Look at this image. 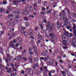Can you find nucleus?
Returning <instances> with one entry per match:
<instances>
[{"instance_id": "6", "label": "nucleus", "mask_w": 76, "mask_h": 76, "mask_svg": "<svg viewBox=\"0 0 76 76\" xmlns=\"http://www.w3.org/2000/svg\"><path fill=\"white\" fill-rule=\"evenodd\" d=\"M65 11L67 12L68 15H70V12L69 11V10L68 9V8L66 7L64 8V10H63L62 12L63 13H65Z\"/></svg>"}, {"instance_id": "10", "label": "nucleus", "mask_w": 76, "mask_h": 76, "mask_svg": "<svg viewBox=\"0 0 76 76\" xmlns=\"http://www.w3.org/2000/svg\"><path fill=\"white\" fill-rule=\"evenodd\" d=\"M34 34V31L32 29H29L28 30V34L31 35H32Z\"/></svg>"}, {"instance_id": "59", "label": "nucleus", "mask_w": 76, "mask_h": 76, "mask_svg": "<svg viewBox=\"0 0 76 76\" xmlns=\"http://www.w3.org/2000/svg\"><path fill=\"white\" fill-rule=\"evenodd\" d=\"M13 69L14 71L15 72H17V69H15V68H13Z\"/></svg>"}, {"instance_id": "22", "label": "nucleus", "mask_w": 76, "mask_h": 76, "mask_svg": "<svg viewBox=\"0 0 76 76\" xmlns=\"http://www.w3.org/2000/svg\"><path fill=\"white\" fill-rule=\"evenodd\" d=\"M63 44L64 45H67V43L66 40H63Z\"/></svg>"}, {"instance_id": "26", "label": "nucleus", "mask_w": 76, "mask_h": 76, "mask_svg": "<svg viewBox=\"0 0 76 76\" xmlns=\"http://www.w3.org/2000/svg\"><path fill=\"white\" fill-rule=\"evenodd\" d=\"M28 59L29 61H32V57L31 56H30L28 57Z\"/></svg>"}, {"instance_id": "35", "label": "nucleus", "mask_w": 76, "mask_h": 76, "mask_svg": "<svg viewBox=\"0 0 76 76\" xmlns=\"http://www.w3.org/2000/svg\"><path fill=\"white\" fill-rule=\"evenodd\" d=\"M42 56H47V54H46V53H45V52H43L42 53Z\"/></svg>"}, {"instance_id": "39", "label": "nucleus", "mask_w": 76, "mask_h": 76, "mask_svg": "<svg viewBox=\"0 0 76 76\" xmlns=\"http://www.w3.org/2000/svg\"><path fill=\"white\" fill-rule=\"evenodd\" d=\"M39 29L38 26H36L34 28L35 31H37Z\"/></svg>"}, {"instance_id": "49", "label": "nucleus", "mask_w": 76, "mask_h": 76, "mask_svg": "<svg viewBox=\"0 0 76 76\" xmlns=\"http://www.w3.org/2000/svg\"><path fill=\"white\" fill-rule=\"evenodd\" d=\"M63 49H64L65 50H66V49H67V47H63Z\"/></svg>"}, {"instance_id": "12", "label": "nucleus", "mask_w": 76, "mask_h": 76, "mask_svg": "<svg viewBox=\"0 0 76 76\" xmlns=\"http://www.w3.org/2000/svg\"><path fill=\"white\" fill-rule=\"evenodd\" d=\"M37 38L38 40H42L43 37L41 35H39L37 36Z\"/></svg>"}, {"instance_id": "28", "label": "nucleus", "mask_w": 76, "mask_h": 76, "mask_svg": "<svg viewBox=\"0 0 76 76\" xmlns=\"http://www.w3.org/2000/svg\"><path fill=\"white\" fill-rule=\"evenodd\" d=\"M64 34L67 37V36L69 35V32H68L66 31L64 33Z\"/></svg>"}, {"instance_id": "38", "label": "nucleus", "mask_w": 76, "mask_h": 76, "mask_svg": "<svg viewBox=\"0 0 76 76\" xmlns=\"http://www.w3.org/2000/svg\"><path fill=\"white\" fill-rule=\"evenodd\" d=\"M15 18H16L17 19H19L20 18V16L19 15H15Z\"/></svg>"}, {"instance_id": "46", "label": "nucleus", "mask_w": 76, "mask_h": 76, "mask_svg": "<svg viewBox=\"0 0 76 76\" xmlns=\"http://www.w3.org/2000/svg\"><path fill=\"white\" fill-rule=\"evenodd\" d=\"M34 66L36 67H38V64L37 63H36V64H35Z\"/></svg>"}, {"instance_id": "3", "label": "nucleus", "mask_w": 76, "mask_h": 76, "mask_svg": "<svg viewBox=\"0 0 76 76\" xmlns=\"http://www.w3.org/2000/svg\"><path fill=\"white\" fill-rule=\"evenodd\" d=\"M60 18H62V19L65 21H69L68 18H67L66 17V15H64V14H63V12L62 13H60Z\"/></svg>"}, {"instance_id": "45", "label": "nucleus", "mask_w": 76, "mask_h": 76, "mask_svg": "<svg viewBox=\"0 0 76 76\" xmlns=\"http://www.w3.org/2000/svg\"><path fill=\"white\" fill-rule=\"evenodd\" d=\"M34 60L35 61H38V58H34Z\"/></svg>"}, {"instance_id": "36", "label": "nucleus", "mask_w": 76, "mask_h": 76, "mask_svg": "<svg viewBox=\"0 0 76 76\" xmlns=\"http://www.w3.org/2000/svg\"><path fill=\"white\" fill-rule=\"evenodd\" d=\"M4 11V10L3 8L0 9V12H3Z\"/></svg>"}, {"instance_id": "9", "label": "nucleus", "mask_w": 76, "mask_h": 76, "mask_svg": "<svg viewBox=\"0 0 76 76\" xmlns=\"http://www.w3.org/2000/svg\"><path fill=\"white\" fill-rule=\"evenodd\" d=\"M29 75L31 76H33L34 74V71L32 69H29Z\"/></svg>"}, {"instance_id": "25", "label": "nucleus", "mask_w": 76, "mask_h": 76, "mask_svg": "<svg viewBox=\"0 0 76 76\" xmlns=\"http://www.w3.org/2000/svg\"><path fill=\"white\" fill-rule=\"evenodd\" d=\"M10 65L11 66L12 69H13V68H15L14 67H15V65L13 64L12 63H10Z\"/></svg>"}, {"instance_id": "64", "label": "nucleus", "mask_w": 76, "mask_h": 76, "mask_svg": "<svg viewBox=\"0 0 76 76\" xmlns=\"http://www.w3.org/2000/svg\"><path fill=\"white\" fill-rule=\"evenodd\" d=\"M3 31H5L6 30V27H4L3 28Z\"/></svg>"}, {"instance_id": "19", "label": "nucleus", "mask_w": 76, "mask_h": 76, "mask_svg": "<svg viewBox=\"0 0 76 76\" xmlns=\"http://www.w3.org/2000/svg\"><path fill=\"white\" fill-rule=\"evenodd\" d=\"M17 59H18V60H20L21 59V58H22V55H18V56H17Z\"/></svg>"}, {"instance_id": "23", "label": "nucleus", "mask_w": 76, "mask_h": 76, "mask_svg": "<svg viewBox=\"0 0 76 76\" xmlns=\"http://www.w3.org/2000/svg\"><path fill=\"white\" fill-rule=\"evenodd\" d=\"M0 68L1 70H4V66L1 63H0Z\"/></svg>"}, {"instance_id": "40", "label": "nucleus", "mask_w": 76, "mask_h": 76, "mask_svg": "<svg viewBox=\"0 0 76 76\" xmlns=\"http://www.w3.org/2000/svg\"><path fill=\"white\" fill-rule=\"evenodd\" d=\"M24 35L26 37H27L28 35V33L27 32L25 31V32H24Z\"/></svg>"}, {"instance_id": "1", "label": "nucleus", "mask_w": 76, "mask_h": 76, "mask_svg": "<svg viewBox=\"0 0 76 76\" xmlns=\"http://www.w3.org/2000/svg\"><path fill=\"white\" fill-rule=\"evenodd\" d=\"M50 27V29L51 31H53L54 29V26L53 24L50 22H49L48 24V26L46 27V29H49V27Z\"/></svg>"}, {"instance_id": "56", "label": "nucleus", "mask_w": 76, "mask_h": 76, "mask_svg": "<svg viewBox=\"0 0 76 76\" xmlns=\"http://www.w3.org/2000/svg\"><path fill=\"white\" fill-rule=\"evenodd\" d=\"M33 14L35 16H36V15H37V13H36V12H33Z\"/></svg>"}, {"instance_id": "27", "label": "nucleus", "mask_w": 76, "mask_h": 76, "mask_svg": "<svg viewBox=\"0 0 76 76\" xmlns=\"http://www.w3.org/2000/svg\"><path fill=\"white\" fill-rule=\"evenodd\" d=\"M64 22H62L61 23L60 25L61 26H62L63 27L64 26Z\"/></svg>"}, {"instance_id": "4", "label": "nucleus", "mask_w": 76, "mask_h": 76, "mask_svg": "<svg viewBox=\"0 0 76 76\" xmlns=\"http://www.w3.org/2000/svg\"><path fill=\"white\" fill-rule=\"evenodd\" d=\"M21 1H22V2H25L26 0H15L14 2V4L16 5L18 3H20Z\"/></svg>"}, {"instance_id": "13", "label": "nucleus", "mask_w": 76, "mask_h": 76, "mask_svg": "<svg viewBox=\"0 0 76 76\" xmlns=\"http://www.w3.org/2000/svg\"><path fill=\"white\" fill-rule=\"evenodd\" d=\"M56 26L57 28H60V26H61L60 23L57 22L56 23Z\"/></svg>"}, {"instance_id": "52", "label": "nucleus", "mask_w": 76, "mask_h": 76, "mask_svg": "<svg viewBox=\"0 0 76 76\" xmlns=\"http://www.w3.org/2000/svg\"><path fill=\"white\" fill-rule=\"evenodd\" d=\"M72 36H73V34H72L71 33H70V34L69 35V37H72Z\"/></svg>"}, {"instance_id": "48", "label": "nucleus", "mask_w": 76, "mask_h": 76, "mask_svg": "<svg viewBox=\"0 0 76 76\" xmlns=\"http://www.w3.org/2000/svg\"><path fill=\"white\" fill-rule=\"evenodd\" d=\"M46 51V53H47V54L46 55H47V56H49V54H48V50H45Z\"/></svg>"}, {"instance_id": "32", "label": "nucleus", "mask_w": 76, "mask_h": 76, "mask_svg": "<svg viewBox=\"0 0 76 76\" xmlns=\"http://www.w3.org/2000/svg\"><path fill=\"white\" fill-rule=\"evenodd\" d=\"M29 10L31 12L33 11V8H32V7L31 6H30L29 8Z\"/></svg>"}, {"instance_id": "57", "label": "nucleus", "mask_w": 76, "mask_h": 76, "mask_svg": "<svg viewBox=\"0 0 76 76\" xmlns=\"http://www.w3.org/2000/svg\"><path fill=\"white\" fill-rule=\"evenodd\" d=\"M42 10H46L45 8L44 7H42Z\"/></svg>"}, {"instance_id": "29", "label": "nucleus", "mask_w": 76, "mask_h": 76, "mask_svg": "<svg viewBox=\"0 0 76 76\" xmlns=\"http://www.w3.org/2000/svg\"><path fill=\"white\" fill-rule=\"evenodd\" d=\"M24 19L25 20L27 21L29 20V18H28L26 17H25L24 18Z\"/></svg>"}, {"instance_id": "15", "label": "nucleus", "mask_w": 76, "mask_h": 76, "mask_svg": "<svg viewBox=\"0 0 76 76\" xmlns=\"http://www.w3.org/2000/svg\"><path fill=\"white\" fill-rule=\"evenodd\" d=\"M34 9L35 10H36V11H38V10L37 9V4L36 3H34Z\"/></svg>"}, {"instance_id": "16", "label": "nucleus", "mask_w": 76, "mask_h": 76, "mask_svg": "<svg viewBox=\"0 0 76 76\" xmlns=\"http://www.w3.org/2000/svg\"><path fill=\"white\" fill-rule=\"evenodd\" d=\"M11 33L12 34V36H10L8 37L9 39H12V38L14 37V34H14V32H11Z\"/></svg>"}, {"instance_id": "62", "label": "nucleus", "mask_w": 76, "mask_h": 76, "mask_svg": "<svg viewBox=\"0 0 76 76\" xmlns=\"http://www.w3.org/2000/svg\"><path fill=\"white\" fill-rule=\"evenodd\" d=\"M40 69L41 70V71L42 72L43 71V69H42V67H40Z\"/></svg>"}, {"instance_id": "63", "label": "nucleus", "mask_w": 76, "mask_h": 76, "mask_svg": "<svg viewBox=\"0 0 76 76\" xmlns=\"http://www.w3.org/2000/svg\"><path fill=\"white\" fill-rule=\"evenodd\" d=\"M49 76H52V75H51V72H49Z\"/></svg>"}, {"instance_id": "33", "label": "nucleus", "mask_w": 76, "mask_h": 76, "mask_svg": "<svg viewBox=\"0 0 76 76\" xmlns=\"http://www.w3.org/2000/svg\"><path fill=\"white\" fill-rule=\"evenodd\" d=\"M47 3L46 1L43 2H42V4L43 6H45L47 5Z\"/></svg>"}, {"instance_id": "5", "label": "nucleus", "mask_w": 76, "mask_h": 76, "mask_svg": "<svg viewBox=\"0 0 76 76\" xmlns=\"http://www.w3.org/2000/svg\"><path fill=\"white\" fill-rule=\"evenodd\" d=\"M73 42L71 44L72 46H74V47H76V37H75L73 39Z\"/></svg>"}, {"instance_id": "17", "label": "nucleus", "mask_w": 76, "mask_h": 76, "mask_svg": "<svg viewBox=\"0 0 76 76\" xmlns=\"http://www.w3.org/2000/svg\"><path fill=\"white\" fill-rule=\"evenodd\" d=\"M72 29L73 31H76V25L74 23H73V26Z\"/></svg>"}, {"instance_id": "60", "label": "nucleus", "mask_w": 76, "mask_h": 76, "mask_svg": "<svg viewBox=\"0 0 76 76\" xmlns=\"http://www.w3.org/2000/svg\"><path fill=\"white\" fill-rule=\"evenodd\" d=\"M29 51H32V49L31 47H29V49H28Z\"/></svg>"}, {"instance_id": "41", "label": "nucleus", "mask_w": 76, "mask_h": 76, "mask_svg": "<svg viewBox=\"0 0 76 76\" xmlns=\"http://www.w3.org/2000/svg\"><path fill=\"white\" fill-rule=\"evenodd\" d=\"M62 36V38H64V39H65V38H66V36L65 34L63 35Z\"/></svg>"}, {"instance_id": "7", "label": "nucleus", "mask_w": 76, "mask_h": 76, "mask_svg": "<svg viewBox=\"0 0 76 76\" xmlns=\"http://www.w3.org/2000/svg\"><path fill=\"white\" fill-rule=\"evenodd\" d=\"M7 25L9 26H14V24H13V23L11 21H8V22H7Z\"/></svg>"}, {"instance_id": "2", "label": "nucleus", "mask_w": 76, "mask_h": 76, "mask_svg": "<svg viewBox=\"0 0 76 76\" xmlns=\"http://www.w3.org/2000/svg\"><path fill=\"white\" fill-rule=\"evenodd\" d=\"M49 36L51 37V40L52 42H54L55 40V39L57 38V36L55 34H53V33H50L49 34Z\"/></svg>"}, {"instance_id": "42", "label": "nucleus", "mask_w": 76, "mask_h": 76, "mask_svg": "<svg viewBox=\"0 0 76 76\" xmlns=\"http://www.w3.org/2000/svg\"><path fill=\"white\" fill-rule=\"evenodd\" d=\"M7 57L8 59H10V55H8L7 56Z\"/></svg>"}, {"instance_id": "24", "label": "nucleus", "mask_w": 76, "mask_h": 76, "mask_svg": "<svg viewBox=\"0 0 76 76\" xmlns=\"http://www.w3.org/2000/svg\"><path fill=\"white\" fill-rule=\"evenodd\" d=\"M30 43L31 44V45H33L32 46H35V45H34V41L33 40H31V42Z\"/></svg>"}, {"instance_id": "51", "label": "nucleus", "mask_w": 76, "mask_h": 76, "mask_svg": "<svg viewBox=\"0 0 76 76\" xmlns=\"http://www.w3.org/2000/svg\"><path fill=\"white\" fill-rule=\"evenodd\" d=\"M30 38L31 39H34V37L32 36H30Z\"/></svg>"}, {"instance_id": "37", "label": "nucleus", "mask_w": 76, "mask_h": 76, "mask_svg": "<svg viewBox=\"0 0 76 76\" xmlns=\"http://www.w3.org/2000/svg\"><path fill=\"white\" fill-rule=\"evenodd\" d=\"M34 52L31 51V52H29V54H30V55H31V56L33 54H34Z\"/></svg>"}, {"instance_id": "55", "label": "nucleus", "mask_w": 76, "mask_h": 76, "mask_svg": "<svg viewBox=\"0 0 76 76\" xmlns=\"http://www.w3.org/2000/svg\"><path fill=\"white\" fill-rule=\"evenodd\" d=\"M25 32V31H24L23 30H21V34H24Z\"/></svg>"}, {"instance_id": "31", "label": "nucleus", "mask_w": 76, "mask_h": 76, "mask_svg": "<svg viewBox=\"0 0 76 76\" xmlns=\"http://www.w3.org/2000/svg\"><path fill=\"white\" fill-rule=\"evenodd\" d=\"M39 26L41 27V29L42 30H43L44 28H43V25L41 24H39Z\"/></svg>"}, {"instance_id": "8", "label": "nucleus", "mask_w": 76, "mask_h": 76, "mask_svg": "<svg viewBox=\"0 0 76 76\" xmlns=\"http://www.w3.org/2000/svg\"><path fill=\"white\" fill-rule=\"evenodd\" d=\"M65 25L66 26V28L68 29H70V28L71 27V24L70 23H68L67 24H66Z\"/></svg>"}, {"instance_id": "18", "label": "nucleus", "mask_w": 76, "mask_h": 76, "mask_svg": "<svg viewBox=\"0 0 76 76\" xmlns=\"http://www.w3.org/2000/svg\"><path fill=\"white\" fill-rule=\"evenodd\" d=\"M20 11V9H18L16 11L14 12L13 13L14 14H17Z\"/></svg>"}, {"instance_id": "44", "label": "nucleus", "mask_w": 76, "mask_h": 76, "mask_svg": "<svg viewBox=\"0 0 76 76\" xmlns=\"http://www.w3.org/2000/svg\"><path fill=\"white\" fill-rule=\"evenodd\" d=\"M18 43L20 44V45H22V40H20V41H19Z\"/></svg>"}, {"instance_id": "54", "label": "nucleus", "mask_w": 76, "mask_h": 76, "mask_svg": "<svg viewBox=\"0 0 76 76\" xmlns=\"http://www.w3.org/2000/svg\"><path fill=\"white\" fill-rule=\"evenodd\" d=\"M61 73L62 75H64L65 74V72L64 71H61Z\"/></svg>"}, {"instance_id": "34", "label": "nucleus", "mask_w": 76, "mask_h": 76, "mask_svg": "<svg viewBox=\"0 0 76 76\" xmlns=\"http://www.w3.org/2000/svg\"><path fill=\"white\" fill-rule=\"evenodd\" d=\"M11 70H12V68H10L9 70H7V72L8 73H11Z\"/></svg>"}, {"instance_id": "20", "label": "nucleus", "mask_w": 76, "mask_h": 76, "mask_svg": "<svg viewBox=\"0 0 76 76\" xmlns=\"http://www.w3.org/2000/svg\"><path fill=\"white\" fill-rule=\"evenodd\" d=\"M52 11H53V10H50L49 11L48 10L46 11V13H47V14H49L50 13H51V12H52Z\"/></svg>"}, {"instance_id": "58", "label": "nucleus", "mask_w": 76, "mask_h": 76, "mask_svg": "<svg viewBox=\"0 0 76 76\" xmlns=\"http://www.w3.org/2000/svg\"><path fill=\"white\" fill-rule=\"evenodd\" d=\"M13 42H14V43H15L16 42V39H14L13 40Z\"/></svg>"}, {"instance_id": "14", "label": "nucleus", "mask_w": 76, "mask_h": 76, "mask_svg": "<svg viewBox=\"0 0 76 76\" xmlns=\"http://www.w3.org/2000/svg\"><path fill=\"white\" fill-rule=\"evenodd\" d=\"M58 12L55 11V13H54V15L56 18V19H57L58 17Z\"/></svg>"}, {"instance_id": "47", "label": "nucleus", "mask_w": 76, "mask_h": 76, "mask_svg": "<svg viewBox=\"0 0 76 76\" xmlns=\"http://www.w3.org/2000/svg\"><path fill=\"white\" fill-rule=\"evenodd\" d=\"M25 25H26V26H28V25H29V23L28 22H26L25 23Z\"/></svg>"}, {"instance_id": "21", "label": "nucleus", "mask_w": 76, "mask_h": 76, "mask_svg": "<svg viewBox=\"0 0 76 76\" xmlns=\"http://www.w3.org/2000/svg\"><path fill=\"white\" fill-rule=\"evenodd\" d=\"M9 45L10 46V47H14V45L13 44V42L12 41H11V42L9 44Z\"/></svg>"}, {"instance_id": "50", "label": "nucleus", "mask_w": 76, "mask_h": 76, "mask_svg": "<svg viewBox=\"0 0 76 76\" xmlns=\"http://www.w3.org/2000/svg\"><path fill=\"white\" fill-rule=\"evenodd\" d=\"M74 35L75 36H76V31H73Z\"/></svg>"}, {"instance_id": "11", "label": "nucleus", "mask_w": 76, "mask_h": 76, "mask_svg": "<svg viewBox=\"0 0 76 76\" xmlns=\"http://www.w3.org/2000/svg\"><path fill=\"white\" fill-rule=\"evenodd\" d=\"M32 47L34 49V52L35 53V54H38V53L37 52V48L36 47V46H32Z\"/></svg>"}, {"instance_id": "30", "label": "nucleus", "mask_w": 76, "mask_h": 76, "mask_svg": "<svg viewBox=\"0 0 76 76\" xmlns=\"http://www.w3.org/2000/svg\"><path fill=\"white\" fill-rule=\"evenodd\" d=\"M22 60H23L24 61H26L28 60V58L26 57H23L22 58Z\"/></svg>"}, {"instance_id": "53", "label": "nucleus", "mask_w": 76, "mask_h": 76, "mask_svg": "<svg viewBox=\"0 0 76 76\" xmlns=\"http://www.w3.org/2000/svg\"><path fill=\"white\" fill-rule=\"evenodd\" d=\"M72 66V64H69V65L68 67L69 69H70L71 66Z\"/></svg>"}, {"instance_id": "43", "label": "nucleus", "mask_w": 76, "mask_h": 76, "mask_svg": "<svg viewBox=\"0 0 76 76\" xmlns=\"http://www.w3.org/2000/svg\"><path fill=\"white\" fill-rule=\"evenodd\" d=\"M12 31H11V30H10V32H12V33H13V32H14L13 31H15V30L14 29V28L13 27L12 28Z\"/></svg>"}, {"instance_id": "61", "label": "nucleus", "mask_w": 76, "mask_h": 76, "mask_svg": "<svg viewBox=\"0 0 76 76\" xmlns=\"http://www.w3.org/2000/svg\"><path fill=\"white\" fill-rule=\"evenodd\" d=\"M40 13L42 15H44V12L43 11H42L40 12Z\"/></svg>"}]
</instances>
